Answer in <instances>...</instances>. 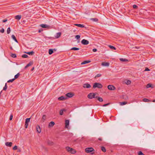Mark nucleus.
<instances>
[{
	"mask_svg": "<svg viewBox=\"0 0 155 155\" xmlns=\"http://www.w3.org/2000/svg\"><path fill=\"white\" fill-rule=\"evenodd\" d=\"M103 86L101 84L97 82L94 83L93 86V87L94 88L97 87L98 88H101Z\"/></svg>",
	"mask_w": 155,
	"mask_h": 155,
	"instance_id": "nucleus-1",
	"label": "nucleus"
},
{
	"mask_svg": "<svg viewBox=\"0 0 155 155\" xmlns=\"http://www.w3.org/2000/svg\"><path fill=\"white\" fill-rule=\"evenodd\" d=\"M30 118H27L25 120V127L26 128H27L28 126V123L30 121Z\"/></svg>",
	"mask_w": 155,
	"mask_h": 155,
	"instance_id": "nucleus-2",
	"label": "nucleus"
},
{
	"mask_svg": "<svg viewBox=\"0 0 155 155\" xmlns=\"http://www.w3.org/2000/svg\"><path fill=\"white\" fill-rule=\"evenodd\" d=\"M94 150V149L92 147L87 148L85 149L86 152L88 153L91 152Z\"/></svg>",
	"mask_w": 155,
	"mask_h": 155,
	"instance_id": "nucleus-3",
	"label": "nucleus"
},
{
	"mask_svg": "<svg viewBox=\"0 0 155 155\" xmlns=\"http://www.w3.org/2000/svg\"><path fill=\"white\" fill-rule=\"evenodd\" d=\"M81 43L82 44L84 45H88L89 44V42L87 40L83 39L81 41Z\"/></svg>",
	"mask_w": 155,
	"mask_h": 155,
	"instance_id": "nucleus-4",
	"label": "nucleus"
},
{
	"mask_svg": "<svg viewBox=\"0 0 155 155\" xmlns=\"http://www.w3.org/2000/svg\"><path fill=\"white\" fill-rule=\"evenodd\" d=\"M107 88L110 90H114L115 89V87L112 85H109L107 86Z\"/></svg>",
	"mask_w": 155,
	"mask_h": 155,
	"instance_id": "nucleus-5",
	"label": "nucleus"
},
{
	"mask_svg": "<svg viewBox=\"0 0 155 155\" xmlns=\"http://www.w3.org/2000/svg\"><path fill=\"white\" fill-rule=\"evenodd\" d=\"M83 87L84 88H89L91 87V85L88 83H86L83 84Z\"/></svg>",
	"mask_w": 155,
	"mask_h": 155,
	"instance_id": "nucleus-6",
	"label": "nucleus"
},
{
	"mask_svg": "<svg viewBox=\"0 0 155 155\" xmlns=\"http://www.w3.org/2000/svg\"><path fill=\"white\" fill-rule=\"evenodd\" d=\"M74 95V94L71 93H68L66 94V97H71Z\"/></svg>",
	"mask_w": 155,
	"mask_h": 155,
	"instance_id": "nucleus-7",
	"label": "nucleus"
},
{
	"mask_svg": "<svg viewBox=\"0 0 155 155\" xmlns=\"http://www.w3.org/2000/svg\"><path fill=\"white\" fill-rule=\"evenodd\" d=\"M110 63L109 62H102L101 63V65L104 66L108 67Z\"/></svg>",
	"mask_w": 155,
	"mask_h": 155,
	"instance_id": "nucleus-8",
	"label": "nucleus"
},
{
	"mask_svg": "<svg viewBox=\"0 0 155 155\" xmlns=\"http://www.w3.org/2000/svg\"><path fill=\"white\" fill-rule=\"evenodd\" d=\"M69 121L68 120H66L65 121V126L66 127L68 128L69 125Z\"/></svg>",
	"mask_w": 155,
	"mask_h": 155,
	"instance_id": "nucleus-9",
	"label": "nucleus"
},
{
	"mask_svg": "<svg viewBox=\"0 0 155 155\" xmlns=\"http://www.w3.org/2000/svg\"><path fill=\"white\" fill-rule=\"evenodd\" d=\"M61 34V32L57 33L55 36V38H59Z\"/></svg>",
	"mask_w": 155,
	"mask_h": 155,
	"instance_id": "nucleus-10",
	"label": "nucleus"
},
{
	"mask_svg": "<svg viewBox=\"0 0 155 155\" xmlns=\"http://www.w3.org/2000/svg\"><path fill=\"white\" fill-rule=\"evenodd\" d=\"M74 25L78 27H80V28H84V25L83 24H75Z\"/></svg>",
	"mask_w": 155,
	"mask_h": 155,
	"instance_id": "nucleus-11",
	"label": "nucleus"
},
{
	"mask_svg": "<svg viewBox=\"0 0 155 155\" xmlns=\"http://www.w3.org/2000/svg\"><path fill=\"white\" fill-rule=\"evenodd\" d=\"M58 99L59 100H64L67 99L66 97H64V96H61L58 98Z\"/></svg>",
	"mask_w": 155,
	"mask_h": 155,
	"instance_id": "nucleus-12",
	"label": "nucleus"
},
{
	"mask_svg": "<svg viewBox=\"0 0 155 155\" xmlns=\"http://www.w3.org/2000/svg\"><path fill=\"white\" fill-rule=\"evenodd\" d=\"M37 132L38 133H40L41 132L40 127L39 126H37L36 127Z\"/></svg>",
	"mask_w": 155,
	"mask_h": 155,
	"instance_id": "nucleus-13",
	"label": "nucleus"
},
{
	"mask_svg": "<svg viewBox=\"0 0 155 155\" xmlns=\"http://www.w3.org/2000/svg\"><path fill=\"white\" fill-rule=\"evenodd\" d=\"M5 145L8 147H11L12 146V142H6L5 143Z\"/></svg>",
	"mask_w": 155,
	"mask_h": 155,
	"instance_id": "nucleus-14",
	"label": "nucleus"
},
{
	"mask_svg": "<svg viewBox=\"0 0 155 155\" xmlns=\"http://www.w3.org/2000/svg\"><path fill=\"white\" fill-rule=\"evenodd\" d=\"M40 26L41 27H42V28H48L49 26V25H47L44 24H41L40 25Z\"/></svg>",
	"mask_w": 155,
	"mask_h": 155,
	"instance_id": "nucleus-15",
	"label": "nucleus"
},
{
	"mask_svg": "<svg viewBox=\"0 0 155 155\" xmlns=\"http://www.w3.org/2000/svg\"><path fill=\"white\" fill-rule=\"evenodd\" d=\"M21 15H16L15 16V19L19 20L21 18Z\"/></svg>",
	"mask_w": 155,
	"mask_h": 155,
	"instance_id": "nucleus-16",
	"label": "nucleus"
},
{
	"mask_svg": "<svg viewBox=\"0 0 155 155\" xmlns=\"http://www.w3.org/2000/svg\"><path fill=\"white\" fill-rule=\"evenodd\" d=\"M55 124V123L53 121L51 122L49 124L48 127H53Z\"/></svg>",
	"mask_w": 155,
	"mask_h": 155,
	"instance_id": "nucleus-17",
	"label": "nucleus"
},
{
	"mask_svg": "<svg viewBox=\"0 0 155 155\" xmlns=\"http://www.w3.org/2000/svg\"><path fill=\"white\" fill-rule=\"evenodd\" d=\"M33 64V62H30L29 63H28L25 67V68H26L28 67L31 65Z\"/></svg>",
	"mask_w": 155,
	"mask_h": 155,
	"instance_id": "nucleus-18",
	"label": "nucleus"
},
{
	"mask_svg": "<svg viewBox=\"0 0 155 155\" xmlns=\"http://www.w3.org/2000/svg\"><path fill=\"white\" fill-rule=\"evenodd\" d=\"M66 149L68 152H71V150H72V148H71L68 147H66Z\"/></svg>",
	"mask_w": 155,
	"mask_h": 155,
	"instance_id": "nucleus-19",
	"label": "nucleus"
},
{
	"mask_svg": "<svg viewBox=\"0 0 155 155\" xmlns=\"http://www.w3.org/2000/svg\"><path fill=\"white\" fill-rule=\"evenodd\" d=\"M92 93H89L87 95V97L88 98L90 99H92L93 98V97H92Z\"/></svg>",
	"mask_w": 155,
	"mask_h": 155,
	"instance_id": "nucleus-20",
	"label": "nucleus"
},
{
	"mask_svg": "<svg viewBox=\"0 0 155 155\" xmlns=\"http://www.w3.org/2000/svg\"><path fill=\"white\" fill-rule=\"evenodd\" d=\"M90 62H91V61H89V60L85 61H83V62H82L81 64H86L87 63H89Z\"/></svg>",
	"mask_w": 155,
	"mask_h": 155,
	"instance_id": "nucleus-21",
	"label": "nucleus"
},
{
	"mask_svg": "<svg viewBox=\"0 0 155 155\" xmlns=\"http://www.w3.org/2000/svg\"><path fill=\"white\" fill-rule=\"evenodd\" d=\"M25 53L30 55H32L34 53V52L33 51L31 52H25Z\"/></svg>",
	"mask_w": 155,
	"mask_h": 155,
	"instance_id": "nucleus-22",
	"label": "nucleus"
},
{
	"mask_svg": "<svg viewBox=\"0 0 155 155\" xmlns=\"http://www.w3.org/2000/svg\"><path fill=\"white\" fill-rule=\"evenodd\" d=\"M12 38L16 42H18V41H17V40L16 39V38L15 37V36L14 35H12Z\"/></svg>",
	"mask_w": 155,
	"mask_h": 155,
	"instance_id": "nucleus-23",
	"label": "nucleus"
},
{
	"mask_svg": "<svg viewBox=\"0 0 155 155\" xmlns=\"http://www.w3.org/2000/svg\"><path fill=\"white\" fill-rule=\"evenodd\" d=\"M47 142L48 144L50 145H53V143L52 141L49 140H48Z\"/></svg>",
	"mask_w": 155,
	"mask_h": 155,
	"instance_id": "nucleus-24",
	"label": "nucleus"
},
{
	"mask_svg": "<svg viewBox=\"0 0 155 155\" xmlns=\"http://www.w3.org/2000/svg\"><path fill=\"white\" fill-rule=\"evenodd\" d=\"M143 102H151V101L150 100H149V99H147V98H144L143 100Z\"/></svg>",
	"mask_w": 155,
	"mask_h": 155,
	"instance_id": "nucleus-25",
	"label": "nucleus"
},
{
	"mask_svg": "<svg viewBox=\"0 0 155 155\" xmlns=\"http://www.w3.org/2000/svg\"><path fill=\"white\" fill-rule=\"evenodd\" d=\"M20 74L19 73H18L17 74L15 75V77H14V78L15 80V79H17V78H18V77H19V76L20 75Z\"/></svg>",
	"mask_w": 155,
	"mask_h": 155,
	"instance_id": "nucleus-26",
	"label": "nucleus"
},
{
	"mask_svg": "<svg viewBox=\"0 0 155 155\" xmlns=\"http://www.w3.org/2000/svg\"><path fill=\"white\" fill-rule=\"evenodd\" d=\"M101 150L102 151L104 152H106V150L105 148V147L102 146L101 147Z\"/></svg>",
	"mask_w": 155,
	"mask_h": 155,
	"instance_id": "nucleus-27",
	"label": "nucleus"
},
{
	"mask_svg": "<svg viewBox=\"0 0 155 155\" xmlns=\"http://www.w3.org/2000/svg\"><path fill=\"white\" fill-rule=\"evenodd\" d=\"M48 53L49 54H51L53 53V51L52 49H50L48 51Z\"/></svg>",
	"mask_w": 155,
	"mask_h": 155,
	"instance_id": "nucleus-28",
	"label": "nucleus"
},
{
	"mask_svg": "<svg viewBox=\"0 0 155 155\" xmlns=\"http://www.w3.org/2000/svg\"><path fill=\"white\" fill-rule=\"evenodd\" d=\"M120 105L122 106L124 105L127 104V102H122L120 103Z\"/></svg>",
	"mask_w": 155,
	"mask_h": 155,
	"instance_id": "nucleus-29",
	"label": "nucleus"
},
{
	"mask_svg": "<svg viewBox=\"0 0 155 155\" xmlns=\"http://www.w3.org/2000/svg\"><path fill=\"white\" fill-rule=\"evenodd\" d=\"M98 100L100 101V102H102L103 101V99L101 97H97Z\"/></svg>",
	"mask_w": 155,
	"mask_h": 155,
	"instance_id": "nucleus-30",
	"label": "nucleus"
},
{
	"mask_svg": "<svg viewBox=\"0 0 155 155\" xmlns=\"http://www.w3.org/2000/svg\"><path fill=\"white\" fill-rule=\"evenodd\" d=\"M120 60L121 61H128L127 59H124L122 58H121L120 59Z\"/></svg>",
	"mask_w": 155,
	"mask_h": 155,
	"instance_id": "nucleus-31",
	"label": "nucleus"
},
{
	"mask_svg": "<svg viewBox=\"0 0 155 155\" xmlns=\"http://www.w3.org/2000/svg\"><path fill=\"white\" fill-rule=\"evenodd\" d=\"M131 83V81H130L128 80L126 82H125V83L127 85L130 84Z\"/></svg>",
	"mask_w": 155,
	"mask_h": 155,
	"instance_id": "nucleus-32",
	"label": "nucleus"
},
{
	"mask_svg": "<svg viewBox=\"0 0 155 155\" xmlns=\"http://www.w3.org/2000/svg\"><path fill=\"white\" fill-rule=\"evenodd\" d=\"M79 49V48H76V47H73L71 49V50H78Z\"/></svg>",
	"mask_w": 155,
	"mask_h": 155,
	"instance_id": "nucleus-33",
	"label": "nucleus"
},
{
	"mask_svg": "<svg viewBox=\"0 0 155 155\" xmlns=\"http://www.w3.org/2000/svg\"><path fill=\"white\" fill-rule=\"evenodd\" d=\"M92 93V97H93V98H97V96H96V97H95V95H96V93Z\"/></svg>",
	"mask_w": 155,
	"mask_h": 155,
	"instance_id": "nucleus-34",
	"label": "nucleus"
},
{
	"mask_svg": "<svg viewBox=\"0 0 155 155\" xmlns=\"http://www.w3.org/2000/svg\"><path fill=\"white\" fill-rule=\"evenodd\" d=\"M15 79L14 78H13L12 79H10V80H8V81H7V82L8 83H9V82H13L14 80H15Z\"/></svg>",
	"mask_w": 155,
	"mask_h": 155,
	"instance_id": "nucleus-35",
	"label": "nucleus"
},
{
	"mask_svg": "<svg viewBox=\"0 0 155 155\" xmlns=\"http://www.w3.org/2000/svg\"><path fill=\"white\" fill-rule=\"evenodd\" d=\"M11 31V29L10 28V27H9L8 28L7 30V33L8 34H9L10 33Z\"/></svg>",
	"mask_w": 155,
	"mask_h": 155,
	"instance_id": "nucleus-36",
	"label": "nucleus"
},
{
	"mask_svg": "<svg viewBox=\"0 0 155 155\" xmlns=\"http://www.w3.org/2000/svg\"><path fill=\"white\" fill-rule=\"evenodd\" d=\"M91 20L95 21H97L98 20V19L97 18H92L91 19Z\"/></svg>",
	"mask_w": 155,
	"mask_h": 155,
	"instance_id": "nucleus-37",
	"label": "nucleus"
},
{
	"mask_svg": "<svg viewBox=\"0 0 155 155\" xmlns=\"http://www.w3.org/2000/svg\"><path fill=\"white\" fill-rule=\"evenodd\" d=\"M11 56L13 58H15L16 57V55L15 54H12Z\"/></svg>",
	"mask_w": 155,
	"mask_h": 155,
	"instance_id": "nucleus-38",
	"label": "nucleus"
},
{
	"mask_svg": "<svg viewBox=\"0 0 155 155\" xmlns=\"http://www.w3.org/2000/svg\"><path fill=\"white\" fill-rule=\"evenodd\" d=\"M152 85L151 84H147L146 87L147 88L151 87Z\"/></svg>",
	"mask_w": 155,
	"mask_h": 155,
	"instance_id": "nucleus-39",
	"label": "nucleus"
},
{
	"mask_svg": "<svg viewBox=\"0 0 155 155\" xmlns=\"http://www.w3.org/2000/svg\"><path fill=\"white\" fill-rule=\"evenodd\" d=\"M80 38V35H76L75 36V38L77 39H79Z\"/></svg>",
	"mask_w": 155,
	"mask_h": 155,
	"instance_id": "nucleus-40",
	"label": "nucleus"
},
{
	"mask_svg": "<svg viewBox=\"0 0 155 155\" xmlns=\"http://www.w3.org/2000/svg\"><path fill=\"white\" fill-rule=\"evenodd\" d=\"M109 46L110 48L111 49L116 50V48L113 46H111V45H109Z\"/></svg>",
	"mask_w": 155,
	"mask_h": 155,
	"instance_id": "nucleus-41",
	"label": "nucleus"
},
{
	"mask_svg": "<svg viewBox=\"0 0 155 155\" xmlns=\"http://www.w3.org/2000/svg\"><path fill=\"white\" fill-rule=\"evenodd\" d=\"M7 88V84L6 83L4 87L3 88V90L4 91H5Z\"/></svg>",
	"mask_w": 155,
	"mask_h": 155,
	"instance_id": "nucleus-42",
	"label": "nucleus"
},
{
	"mask_svg": "<svg viewBox=\"0 0 155 155\" xmlns=\"http://www.w3.org/2000/svg\"><path fill=\"white\" fill-rule=\"evenodd\" d=\"M22 57L23 58H27L28 56L26 54H24L22 55Z\"/></svg>",
	"mask_w": 155,
	"mask_h": 155,
	"instance_id": "nucleus-43",
	"label": "nucleus"
},
{
	"mask_svg": "<svg viewBox=\"0 0 155 155\" xmlns=\"http://www.w3.org/2000/svg\"><path fill=\"white\" fill-rule=\"evenodd\" d=\"M138 155H144V154L141 151H140L138 152Z\"/></svg>",
	"mask_w": 155,
	"mask_h": 155,
	"instance_id": "nucleus-44",
	"label": "nucleus"
},
{
	"mask_svg": "<svg viewBox=\"0 0 155 155\" xmlns=\"http://www.w3.org/2000/svg\"><path fill=\"white\" fill-rule=\"evenodd\" d=\"M101 74H97L95 77V78H97V77H101Z\"/></svg>",
	"mask_w": 155,
	"mask_h": 155,
	"instance_id": "nucleus-45",
	"label": "nucleus"
},
{
	"mask_svg": "<svg viewBox=\"0 0 155 155\" xmlns=\"http://www.w3.org/2000/svg\"><path fill=\"white\" fill-rule=\"evenodd\" d=\"M76 152V151H75L72 148V150H71V152H70V153H73V154H74V153H75Z\"/></svg>",
	"mask_w": 155,
	"mask_h": 155,
	"instance_id": "nucleus-46",
	"label": "nucleus"
},
{
	"mask_svg": "<svg viewBox=\"0 0 155 155\" xmlns=\"http://www.w3.org/2000/svg\"><path fill=\"white\" fill-rule=\"evenodd\" d=\"M63 113V110H61L60 111V115H62Z\"/></svg>",
	"mask_w": 155,
	"mask_h": 155,
	"instance_id": "nucleus-47",
	"label": "nucleus"
},
{
	"mask_svg": "<svg viewBox=\"0 0 155 155\" xmlns=\"http://www.w3.org/2000/svg\"><path fill=\"white\" fill-rule=\"evenodd\" d=\"M18 147L17 146H15L13 148V149L15 150L17 149Z\"/></svg>",
	"mask_w": 155,
	"mask_h": 155,
	"instance_id": "nucleus-48",
	"label": "nucleus"
},
{
	"mask_svg": "<svg viewBox=\"0 0 155 155\" xmlns=\"http://www.w3.org/2000/svg\"><path fill=\"white\" fill-rule=\"evenodd\" d=\"M133 7L134 8L136 9V8H137L138 7V6L137 5H133Z\"/></svg>",
	"mask_w": 155,
	"mask_h": 155,
	"instance_id": "nucleus-49",
	"label": "nucleus"
},
{
	"mask_svg": "<svg viewBox=\"0 0 155 155\" xmlns=\"http://www.w3.org/2000/svg\"><path fill=\"white\" fill-rule=\"evenodd\" d=\"M46 118V116L45 115H43L42 116V119L44 120H45Z\"/></svg>",
	"mask_w": 155,
	"mask_h": 155,
	"instance_id": "nucleus-50",
	"label": "nucleus"
},
{
	"mask_svg": "<svg viewBox=\"0 0 155 155\" xmlns=\"http://www.w3.org/2000/svg\"><path fill=\"white\" fill-rule=\"evenodd\" d=\"M110 104V103H108L105 104H104L103 105V107H106L107 105H109Z\"/></svg>",
	"mask_w": 155,
	"mask_h": 155,
	"instance_id": "nucleus-51",
	"label": "nucleus"
},
{
	"mask_svg": "<svg viewBox=\"0 0 155 155\" xmlns=\"http://www.w3.org/2000/svg\"><path fill=\"white\" fill-rule=\"evenodd\" d=\"M145 71H150V70L147 68L146 67L144 70Z\"/></svg>",
	"mask_w": 155,
	"mask_h": 155,
	"instance_id": "nucleus-52",
	"label": "nucleus"
},
{
	"mask_svg": "<svg viewBox=\"0 0 155 155\" xmlns=\"http://www.w3.org/2000/svg\"><path fill=\"white\" fill-rule=\"evenodd\" d=\"M13 118V115L12 114H11L9 120H12Z\"/></svg>",
	"mask_w": 155,
	"mask_h": 155,
	"instance_id": "nucleus-53",
	"label": "nucleus"
},
{
	"mask_svg": "<svg viewBox=\"0 0 155 155\" xmlns=\"http://www.w3.org/2000/svg\"><path fill=\"white\" fill-rule=\"evenodd\" d=\"M4 32V29L3 28H2L1 30H0V32L2 33H3Z\"/></svg>",
	"mask_w": 155,
	"mask_h": 155,
	"instance_id": "nucleus-54",
	"label": "nucleus"
},
{
	"mask_svg": "<svg viewBox=\"0 0 155 155\" xmlns=\"http://www.w3.org/2000/svg\"><path fill=\"white\" fill-rule=\"evenodd\" d=\"M94 52H95L97 51V49L96 48H94L92 50Z\"/></svg>",
	"mask_w": 155,
	"mask_h": 155,
	"instance_id": "nucleus-55",
	"label": "nucleus"
},
{
	"mask_svg": "<svg viewBox=\"0 0 155 155\" xmlns=\"http://www.w3.org/2000/svg\"><path fill=\"white\" fill-rule=\"evenodd\" d=\"M7 21V19L3 20L2 21V22H5Z\"/></svg>",
	"mask_w": 155,
	"mask_h": 155,
	"instance_id": "nucleus-56",
	"label": "nucleus"
},
{
	"mask_svg": "<svg viewBox=\"0 0 155 155\" xmlns=\"http://www.w3.org/2000/svg\"><path fill=\"white\" fill-rule=\"evenodd\" d=\"M98 140L100 141H102V138H99L98 139Z\"/></svg>",
	"mask_w": 155,
	"mask_h": 155,
	"instance_id": "nucleus-57",
	"label": "nucleus"
},
{
	"mask_svg": "<svg viewBox=\"0 0 155 155\" xmlns=\"http://www.w3.org/2000/svg\"><path fill=\"white\" fill-rule=\"evenodd\" d=\"M42 29L41 30H38V32L40 33V32H41L42 31Z\"/></svg>",
	"mask_w": 155,
	"mask_h": 155,
	"instance_id": "nucleus-58",
	"label": "nucleus"
},
{
	"mask_svg": "<svg viewBox=\"0 0 155 155\" xmlns=\"http://www.w3.org/2000/svg\"><path fill=\"white\" fill-rule=\"evenodd\" d=\"M42 147L43 148H44L45 149V150L46 149V148H45L43 146H42Z\"/></svg>",
	"mask_w": 155,
	"mask_h": 155,
	"instance_id": "nucleus-59",
	"label": "nucleus"
},
{
	"mask_svg": "<svg viewBox=\"0 0 155 155\" xmlns=\"http://www.w3.org/2000/svg\"><path fill=\"white\" fill-rule=\"evenodd\" d=\"M34 69V67H33L32 69H31V71H33Z\"/></svg>",
	"mask_w": 155,
	"mask_h": 155,
	"instance_id": "nucleus-60",
	"label": "nucleus"
},
{
	"mask_svg": "<svg viewBox=\"0 0 155 155\" xmlns=\"http://www.w3.org/2000/svg\"><path fill=\"white\" fill-rule=\"evenodd\" d=\"M10 49H12V47H10Z\"/></svg>",
	"mask_w": 155,
	"mask_h": 155,
	"instance_id": "nucleus-61",
	"label": "nucleus"
},
{
	"mask_svg": "<svg viewBox=\"0 0 155 155\" xmlns=\"http://www.w3.org/2000/svg\"><path fill=\"white\" fill-rule=\"evenodd\" d=\"M153 102H155V100H154L152 101Z\"/></svg>",
	"mask_w": 155,
	"mask_h": 155,
	"instance_id": "nucleus-62",
	"label": "nucleus"
},
{
	"mask_svg": "<svg viewBox=\"0 0 155 155\" xmlns=\"http://www.w3.org/2000/svg\"><path fill=\"white\" fill-rule=\"evenodd\" d=\"M20 151H21L20 150V149H18V152H20Z\"/></svg>",
	"mask_w": 155,
	"mask_h": 155,
	"instance_id": "nucleus-63",
	"label": "nucleus"
}]
</instances>
